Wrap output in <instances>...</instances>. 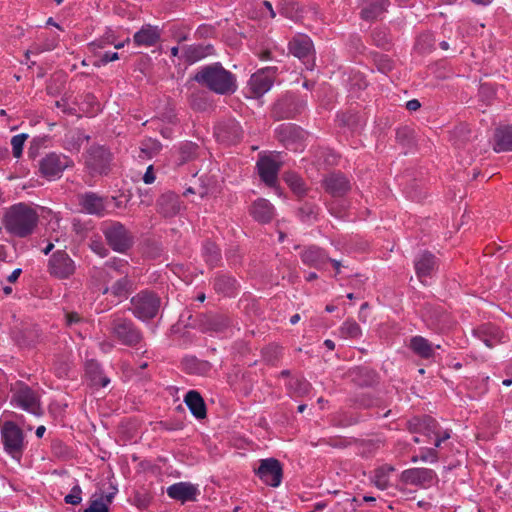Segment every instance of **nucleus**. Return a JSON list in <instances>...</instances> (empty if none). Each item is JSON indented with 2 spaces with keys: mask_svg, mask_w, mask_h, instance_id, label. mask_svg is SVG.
<instances>
[{
  "mask_svg": "<svg viewBox=\"0 0 512 512\" xmlns=\"http://www.w3.org/2000/svg\"><path fill=\"white\" fill-rule=\"evenodd\" d=\"M39 215L36 209L27 203H16L6 209L3 224L8 233L25 238L31 235L38 225Z\"/></svg>",
  "mask_w": 512,
  "mask_h": 512,
  "instance_id": "f257e3e1",
  "label": "nucleus"
},
{
  "mask_svg": "<svg viewBox=\"0 0 512 512\" xmlns=\"http://www.w3.org/2000/svg\"><path fill=\"white\" fill-rule=\"evenodd\" d=\"M194 80L221 95L234 93L237 88L235 76L220 63L202 67L195 74Z\"/></svg>",
  "mask_w": 512,
  "mask_h": 512,
  "instance_id": "f03ea898",
  "label": "nucleus"
},
{
  "mask_svg": "<svg viewBox=\"0 0 512 512\" xmlns=\"http://www.w3.org/2000/svg\"><path fill=\"white\" fill-rule=\"evenodd\" d=\"M130 304L132 314L136 318L146 321L156 317L161 306V299L155 292L143 290L131 298Z\"/></svg>",
  "mask_w": 512,
  "mask_h": 512,
  "instance_id": "7ed1b4c3",
  "label": "nucleus"
},
{
  "mask_svg": "<svg viewBox=\"0 0 512 512\" xmlns=\"http://www.w3.org/2000/svg\"><path fill=\"white\" fill-rule=\"evenodd\" d=\"M101 231L108 245L116 252L124 253L133 244V236L130 231L119 221H105L101 225Z\"/></svg>",
  "mask_w": 512,
  "mask_h": 512,
  "instance_id": "20e7f679",
  "label": "nucleus"
},
{
  "mask_svg": "<svg viewBox=\"0 0 512 512\" xmlns=\"http://www.w3.org/2000/svg\"><path fill=\"white\" fill-rule=\"evenodd\" d=\"M110 331L115 339L126 346H135L143 338L141 331L130 319L119 315L112 316Z\"/></svg>",
  "mask_w": 512,
  "mask_h": 512,
  "instance_id": "39448f33",
  "label": "nucleus"
},
{
  "mask_svg": "<svg viewBox=\"0 0 512 512\" xmlns=\"http://www.w3.org/2000/svg\"><path fill=\"white\" fill-rule=\"evenodd\" d=\"M1 439L4 449L13 458H20L24 448V434L21 428L12 421L1 425Z\"/></svg>",
  "mask_w": 512,
  "mask_h": 512,
  "instance_id": "423d86ee",
  "label": "nucleus"
},
{
  "mask_svg": "<svg viewBox=\"0 0 512 512\" xmlns=\"http://www.w3.org/2000/svg\"><path fill=\"white\" fill-rule=\"evenodd\" d=\"M75 270V262L63 250L53 253L48 261V272L57 279H68L75 273Z\"/></svg>",
  "mask_w": 512,
  "mask_h": 512,
  "instance_id": "0eeeda50",
  "label": "nucleus"
},
{
  "mask_svg": "<svg viewBox=\"0 0 512 512\" xmlns=\"http://www.w3.org/2000/svg\"><path fill=\"white\" fill-rule=\"evenodd\" d=\"M112 154L103 146H92L86 156V166L92 175L107 174L110 170Z\"/></svg>",
  "mask_w": 512,
  "mask_h": 512,
  "instance_id": "6e6552de",
  "label": "nucleus"
},
{
  "mask_svg": "<svg viewBox=\"0 0 512 512\" xmlns=\"http://www.w3.org/2000/svg\"><path fill=\"white\" fill-rule=\"evenodd\" d=\"M277 72L276 67H265L250 77L248 89L251 97L259 98L270 90Z\"/></svg>",
  "mask_w": 512,
  "mask_h": 512,
  "instance_id": "1a4fd4ad",
  "label": "nucleus"
},
{
  "mask_svg": "<svg viewBox=\"0 0 512 512\" xmlns=\"http://www.w3.org/2000/svg\"><path fill=\"white\" fill-rule=\"evenodd\" d=\"M69 162V158L64 155L49 153L39 160V172L43 177L52 180L61 176Z\"/></svg>",
  "mask_w": 512,
  "mask_h": 512,
  "instance_id": "9d476101",
  "label": "nucleus"
},
{
  "mask_svg": "<svg viewBox=\"0 0 512 512\" xmlns=\"http://www.w3.org/2000/svg\"><path fill=\"white\" fill-rule=\"evenodd\" d=\"M11 403L32 414L38 415L41 413L39 397L27 385H20L13 391Z\"/></svg>",
  "mask_w": 512,
  "mask_h": 512,
  "instance_id": "9b49d317",
  "label": "nucleus"
},
{
  "mask_svg": "<svg viewBox=\"0 0 512 512\" xmlns=\"http://www.w3.org/2000/svg\"><path fill=\"white\" fill-rule=\"evenodd\" d=\"M254 471L266 485L278 487L281 484L283 470L281 463L275 458L260 460L259 467Z\"/></svg>",
  "mask_w": 512,
  "mask_h": 512,
  "instance_id": "f8f14e48",
  "label": "nucleus"
},
{
  "mask_svg": "<svg viewBox=\"0 0 512 512\" xmlns=\"http://www.w3.org/2000/svg\"><path fill=\"white\" fill-rule=\"evenodd\" d=\"M436 478V473L428 468L407 469L400 476L403 483L420 487L431 486Z\"/></svg>",
  "mask_w": 512,
  "mask_h": 512,
  "instance_id": "ddd939ff",
  "label": "nucleus"
},
{
  "mask_svg": "<svg viewBox=\"0 0 512 512\" xmlns=\"http://www.w3.org/2000/svg\"><path fill=\"white\" fill-rule=\"evenodd\" d=\"M215 135L221 142L235 144L242 138L243 130L237 121L229 119L216 127Z\"/></svg>",
  "mask_w": 512,
  "mask_h": 512,
  "instance_id": "4468645a",
  "label": "nucleus"
},
{
  "mask_svg": "<svg viewBox=\"0 0 512 512\" xmlns=\"http://www.w3.org/2000/svg\"><path fill=\"white\" fill-rule=\"evenodd\" d=\"M474 335L488 348L503 343L505 335L503 331L493 324H483L473 330Z\"/></svg>",
  "mask_w": 512,
  "mask_h": 512,
  "instance_id": "2eb2a0df",
  "label": "nucleus"
},
{
  "mask_svg": "<svg viewBox=\"0 0 512 512\" xmlns=\"http://www.w3.org/2000/svg\"><path fill=\"white\" fill-rule=\"evenodd\" d=\"M259 176L266 185L272 187L278 179L280 163L270 156L261 157L257 162Z\"/></svg>",
  "mask_w": 512,
  "mask_h": 512,
  "instance_id": "dca6fc26",
  "label": "nucleus"
},
{
  "mask_svg": "<svg viewBox=\"0 0 512 512\" xmlns=\"http://www.w3.org/2000/svg\"><path fill=\"white\" fill-rule=\"evenodd\" d=\"M438 427V422L428 415L414 417L407 422V428L410 432L422 434L428 439L434 437Z\"/></svg>",
  "mask_w": 512,
  "mask_h": 512,
  "instance_id": "f3484780",
  "label": "nucleus"
},
{
  "mask_svg": "<svg viewBox=\"0 0 512 512\" xmlns=\"http://www.w3.org/2000/svg\"><path fill=\"white\" fill-rule=\"evenodd\" d=\"M438 267L436 257L430 252L419 254L414 260V268L419 280L424 283L426 277H431Z\"/></svg>",
  "mask_w": 512,
  "mask_h": 512,
  "instance_id": "a211bd4d",
  "label": "nucleus"
},
{
  "mask_svg": "<svg viewBox=\"0 0 512 512\" xmlns=\"http://www.w3.org/2000/svg\"><path fill=\"white\" fill-rule=\"evenodd\" d=\"M79 205L92 215L104 216L106 213L105 199L94 192H86L79 196Z\"/></svg>",
  "mask_w": 512,
  "mask_h": 512,
  "instance_id": "6ab92c4d",
  "label": "nucleus"
},
{
  "mask_svg": "<svg viewBox=\"0 0 512 512\" xmlns=\"http://www.w3.org/2000/svg\"><path fill=\"white\" fill-rule=\"evenodd\" d=\"M157 208L158 212L164 217H174L181 211L182 203L177 194L167 192L157 200Z\"/></svg>",
  "mask_w": 512,
  "mask_h": 512,
  "instance_id": "aec40b11",
  "label": "nucleus"
},
{
  "mask_svg": "<svg viewBox=\"0 0 512 512\" xmlns=\"http://www.w3.org/2000/svg\"><path fill=\"white\" fill-rule=\"evenodd\" d=\"M198 493L197 487L188 482L175 483L167 488V495L182 503L195 501Z\"/></svg>",
  "mask_w": 512,
  "mask_h": 512,
  "instance_id": "412c9836",
  "label": "nucleus"
},
{
  "mask_svg": "<svg viewBox=\"0 0 512 512\" xmlns=\"http://www.w3.org/2000/svg\"><path fill=\"white\" fill-rule=\"evenodd\" d=\"M301 260L305 265L320 270L329 262V257L323 249L310 246L301 253Z\"/></svg>",
  "mask_w": 512,
  "mask_h": 512,
  "instance_id": "4be33fe9",
  "label": "nucleus"
},
{
  "mask_svg": "<svg viewBox=\"0 0 512 512\" xmlns=\"http://www.w3.org/2000/svg\"><path fill=\"white\" fill-rule=\"evenodd\" d=\"M161 37V31L157 26L150 24L143 25L142 28L133 36V42L136 46H154Z\"/></svg>",
  "mask_w": 512,
  "mask_h": 512,
  "instance_id": "5701e85b",
  "label": "nucleus"
},
{
  "mask_svg": "<svg viewBox=\"0 0 512 512\" xmlns=\"http://www.w3.org/2000/svg\"><path fill=\"white\" fill-rule=\"evenodd\" d=\"M325 189L335 197H341L350 190L348 179L341 174H331L324 180Z\"/></svg>",
  "mask_w": 512,
  "mask_h": 512,
  "instance_id": "b1692460",
  "label": "nucleus"
},
{
  "mask_svg": "<svg viewBox=\"0 0 512 512\" xmlns=\"http://www.w3.org/2000/svg\"><path fill=\"white\" fill-rule=\"evenodd\" d=\"M289 51L299 59H306L313 51V43L308 36L299 34L289 42Z\"/></svg>",
  "mask_w": 512,
  "mask_h": 512,
  "instance_id": "393cba45",
  "label": "nucleus"
},
{
  "mask_svg": "<svg viewBox=\"0 0 512 512\" xmlns=\"http://www.w3.org/2000/svg\"><path fill=\"white\" fill-rule=\"evenodd\" d=\"M252 217L260 223H268L274 217V207L263 198L257 199L250 208Z\"/></svg>",
  "mask_w": 512,
  "mask_h": 512,
  "instance_id": "a878e982",
  "label": "nucleus"
},
{
  "mask_svg": "<svg viewBox=\"0 0 512 512\" xmlns=\"http://www.w3.org/2000/svg\"><path fill=\"white\" fill-rule=\"evenodd\" d=\"M496 152L512 151V125L501 126L494 133Z\"/></svg>",
  "mask_w": 512,
  "mask_h": 512,
  "instance_id": "bb28decb",
  "label": "nucleus"
},
{
  "mask_svg": "<svg viewBox=\"0 0 512 512\" xmlns=\"http://www.w3.org/2000/svg\"><path fill=\"white\" fill-rule=\"evenodd\" d=\"M212 53L213 47L211 45L196 44L184 46L182 49V57L189 64H193Z\"/></svg>",
  "mask_w": 512,
  "mask_h": 512,
  "instance_id": "cd10ccee",
  "label": "nucleus"
},
{
  "mask_svg": "<svg viewBox=\"0 0 512 512\" xmlns=\"http://www.w3.org/2000/svg\"><path fill=\"white\" fill-rule=\"evenodd\" d=\"M184 402L186 403L187 407L190 409L191 413L197 419H203L206 417V414H207L206 405H205V402L199 392H197L195 390L188 391L184 397Z\"/></svg>",
  "mask_w": 512,
  "mask_h": 512,
  "instance_id": "c85d7f7f",
  "label": "nucleus"
},
{
  "mask_svg": "<svg viewBox=\"0 0 512 512\" xmlns=\"http://www.w3.org/2000/svg\"><path fill=\"white\" fill-rule=\"evenodd\" d=\"M182 365L188 374L198 376H205L212 369V365L208 361L197 359L194 356L185 357Z\"/></svg>",
  "mask_w": 512,
  "mask_h": 512,
  "instance_id": "c756f323",
  "label": "nucleus"
},
{
  "mask_svg": "<svg viewBox=\"0 0 512 512\" xmlns=\"http://www.w3.org/2000/svg\"><path fill=\"white\" fill-rule=\"evenodd\" d=\"M199 327L203 332H220L228 326V320L221 315H201Z\"/></svg>",
  "mask_w": 512,
  "mask_h": 512,
  "instance_id": "7c9ffc66",
  "label": "nucleus"
},
{
  "mask_svg": "<svg viewBox=\"0 0 512 512\" xmlns=\"http://www.w3.org/2000/svg\"><path fill=\"white\" fill-rule=\"evenodd\" d=\"M131 291L132 281L128 278V276H122L120 279L116 280L111 287L104 286L102 289V294L105 295L111 293L118 299H126Z\"/></svg>",
  "mask_w": 512,
  "mask_h": 512,
  "instance_id": "2f4dec72",
  "label": "nucleus"
},
{
  "mask_svg": "<svg viewBox=\"0 0 512 512\" xmlns=\"http://www.w3.org/2000/svg\"><path fill=\"white\" fill-rule=\"evenodd\" d=\"M389 5V0H366L361 11L365 20H374L382 15Z\"/></svg>",
  "mask_w": 512,
  "mask_h": 512,
  "instance_id": "473e14b6",
  "label": "nucleus"
},
{
  "mask_svg": "<svg viewBox=\"0 0 512 512\" xmlns=\"http://www.w3.org/2000/svg\"><path fill=\"white\" fill-rule=\"evenodd\" d=\"M358 453L363 457L373 456L384 446V440L380 437L358 440L355 443Z\"/></svg>",
  "mask_w": 512,
  "mask_h": 512,
  "instance_id": "72a5a7b5",
  "label": "nucleus"
},
{
  "mask_svg": "<svg viewBox=\"0 0 512 512\" xmlns=\"http://www.w3.org/2000/svg\"><path fill=\"white\" fill-rule=\"evenodd\" d=\"M213 287L217 293L231 296L237 290V281L232 276L218 274L214 279Z\"/></svg>",
  "mask_w": 512,
  "mask_h": 512,
  "instance_id": "f704fd0d",
  "label": "nucleus"
},
{
  "mask_svg": "<svg viewBox=\"0 0 512 512\" xmlns=\"http://www.w3.org/2000/svg\"><path fill=\"white\" fill-rule=\"evenodd\" d=\"M409 348L421 358H431L434 355L432 344L422 336H414L410 340Z\"/></svg>",
  "mask_w": 512,
  "mask_h": 512,
  "instance_id": "c9c22d12",
  "label": "nucleus"
},
{
  "mask_svg": "<svg viewBox=\"0 0 512 512\" xmlns=\"http://www.w3.org/2000/svg\"><path fill=\"white\" fill-rule=\"evenodd\" d=\"M202 255L205 262L212 268L217 266L221 260L220 249L211 241H206L204 243Z\"/></svg>",
  "mask_w": 512,
  "mask_h": 512,
  "instance_id": "e433bc0d",
  "label": "nucleus"
},
{
  "mask_svg": "<svg viewBox=\"0 0 512 512\" xmlns=\"http://www.w3.org/2000/svg\"><path fill=\"white\" fill-rule=\"evenodd\" d=\"M394 471L391 465H383L374 471L373 482L377 488L385 490L389 487V475Z\"/></svg>",
  "mask_w": 512,
  "mask_h": 512,
  "instance_id": "4c0bfd02",
  "label": "nucleus"
},
{
  "mask_svg": "<svg viewBox=\"0 0 512 512\" xmlns=\"http://www.w3.org/2000/svg\"><path fill=\"white\" fill-rule=\"evenodd\" d=\"M287 387L298 397L307 395L311 390V384L304 378H291L287 383Z\"/></svg>",
  "mask_w": 512,
  "mask_h": 512,
  "instance_id": "58836bf2",
  "label": "nucleus"
},
{
  "mask_svg": "<svg viewBox=\"0 0 512 512\" xmlns=\"http://www.w3.org/2000/svg\"><path fill=\"white\" fill-rule=\"evenodd\" d=\"M316 163L319 166H332L337 164L338 156L330 149L320 148L315 154Z\"/></svg>",
  "mask_w": 512,
  "mask_h": 512,
  "instance_id": "ea45409f",
  "label": "nucleus"
},
{
  "mask_svg": "<svg viewBox=\"0 0 512 512\" xmlns=\"http://www.w3.org/2000/svg\"><path fill=\"white\" fill-rule=\"evenodd\" d=\"M361 334V328L354 320L348 319L340 327V335L343 338H359Z\"/></svg>",
  "mask_w": 512,
  "mask_h": 512,
  "instance_id": "a19ab883",
  "label": "nucleus"
},
{
  "mask_svg": "<svg viewBox=\"0 0 512 512\" xmlns=\"http://www.w3.org/2000/svg\"><path fill=\"white\" fill-rule=\"evenodd\" d=\"M116 276H127L128 263L123 259L113 258L104 264Z\"/></svg>",
  "mask_w": 512,
  "mask_h": 512,
  "instance_id": "79ce46f5",
  "label": "nucleus"
},
{
  "mask_svg": "<svg viewBox=\"0 0 512 512\" xmlns=\"http://www.w3.org/2000/svg\"><path fill=\"white\" fill-rule=\"evenodd\" d=\"M198 146L192 142H186L180 147L181 162H187L194 159L197 155Z\"/></svg>",
  "mask_w": 512,
  "mask_h": 512,
  "instance_id": "37998d69",
  "label": "nucleus"
},
{
  "mask_svg": "<svg viewBox=\"0 0 512 512\" xmlns=\"http://www.w3.org/2000/svg\"><path fill=\"white\" fill-rule=\"evenodd\" d=\"M93 277L104 287L108 286L107 284L114 279L116 275L103 265V267L94 270ZM102 289L103 288H101V290Z\"/></svg>",
  "mask_w": 512,
  "mask_h": 512,
  "instance_id": "c03bdc74",
  "label": "nucleus"
},
{
  "mask_svg": "<svg viewBox=\"0 0 512 512\" xmlns=\"http://www.w3.org/2000/svg\"><path fill=\"white\" fill-rule=\"evenodd\" d=\"M286 182L297 195H303L305 193V183L298 175H287Z\"/></svg>",
  "mask_w": 512,
  "mask_h": 512,
  "instance_id": "a18cd8bd",
  "label": "nucleus"
},
{
  "mask_svg": "<svg viewBox=\"0 0 512 512\" xmlns=\"http://www.w3.org/2000/svg\"><path fill=\"white\" fill-rule=\"evenodd\" d=\"M162 148L161 143L155 139H148L142 143L141 152L152 157L160 152Z\"/></svg>",
  "mask_w": 512,
  "mask_h": 512,
  "instance_id": "49530a36",
  "label": "nucleus"
},
{
  "mask_svg": "<svg viewBox=\"0 0 512 512\" xmlns=\"http://www.w3.org/2000/svg\"><path fill=\"white\" fill-rule=\"evenodd\" d=\"M28 135L27 134H18L12 137L11 139V145H12V152L13 156L15 158H19L22 155L23 146L25 141L27 140Z\"/></svg>",
  "mask_w": 512,
  "mask_h": 512,
  "instance_id": "de8ad7c7",
  "label": "nucleus"
},
{
  "mask_svg": "<svg viewBox=\"0 0 512 512\" xmlns=\"http://www.w3.org/2000/svg\"><path fill=\"white\" fill-rule=\"evenodd\" d=\"M453 136L455 137V145L458 147L462 146L466 140L470 138V131L466 125H459L453 130Z\"/></svg>",
  "mask_w": 512,
  "mask_h": 512,
  "instance_id": "09e8293b",
  "label": "nucleus"
},
{
  "mask_svg": "<svg viewBox=\"0 0 512 512\" xmlns=\"http://www.w3.org/2000/svg\"><path fill=\"white\" fill-rule=\"evenodd\" d=\"M318 214V208L315 205L312 204H304L299 209V215L301 219L305 222H310L314 219H316Z\"/></svg>",
  "mask_w": 512,
  "mask_h": 512,
  "instance_id": "8fccbe9b",
  "label": "nucleus"
},
{
  "mask_svg": "<svg viewBox=\"0 0 512 512\" xmlns=\"http://www.w3.org/2000/svg\"><path fill=\"white\" fill-rule=\"evenodd\" d=\"M57 46V40L52 39L49 42L44 43L43 45L35 44L26 52V58L29 57V54H40L44 51L53 50Z\"/></svg>",
  "mask_w": 512,
  "mask_h": 512,
  "instance_id": "3c124183",
  "label": "nucleus"
},
{
  "mask_svg": "<svg viewBox=\"0 0 512 512\" xmlns=\"http://www.w3.org/2000/svg\"><path fill=\"white\" fill-rule=\"evenodd\" d=\"M82 489L79 485L72 487L70 493L65 496L64 501L67 504L78 505L82 501Z\"/></svg>",
  "mask_w": 512,
  "mask_h": 512,
  "instance_id": "603ef678",
  "label": "nucleus"
},
{
  "mask_svg": "<svg viewBox=\"0 0 512 512\" xmlns=\"http://www.w3.org/2000/svg\"><path fill=\"white\" fill-rule=\"evenodd\" d=\"M375 63L377 65V68L382 73H387L392 70L393 68V62L391 59L386 55H378L375 57Z\"/></svg>",
  "mask_w": 512,
  "mask_h": 512,
  "instance_id": "864d4df0",
  "label": "nucleus"
},
{
  "mask_svg": "<svg viewBox=\"0 0 512 512\" xmlns=\"http://www.w3.org/2000/svg\"><path fill=\"white\" fill-rule=\"evenodd\" d=\"M116 37L112 31H107L100 39L94 41L92 45L98 48H104L106 45H113Z\"/></svg>",
  "mask_w": 512,
  "mask_h": 512,
  "instance_id": "5fc2aeb1",
  "label": "nucleus"
},
{
  "mask_svg": "<svg viewBox=\"0 0 512 512\" xmlns=\"http://www.w3.org/2000/svg\"><path fill=\"white\" fill-rule=\"evenodd\" d=\"M84 512H109L108 504L103 498L94 500Z\"/></svg>",
  "mask_w": 512,
  "mask_h": 512,
  "instance_id": "6e6d98bb",
  "label": "nucleus"
},
{
  "mask_svg": "<svg viewBox=\"0 0 512 512\" xmlns=\"http://www.w3.org/2000/svg\"><path fill=\"white\" fill-rule=\"evenodd\" d=\"M479 94L483 99L489 101L495 97L496 90L491 84L483 83L480 85Z\"/></svg>",
  "mask_w": 512,
  "mask_h": 512,
  "instance_id": "4d7b16f0",
  "label": "nucleus"
},
{
  "mask_svg": "<svg viewBox=\"0 0 512 512\" xmlns=\"http://www.w3.org/2000/svg\"><path fill=\"white\" fill-rule=\"evenodd\" d=\"M119 59V55L116 52H105L100 58L94 63L95 66L100 67L106 65L109 62L116 61Z\"/></svg>",
  "mask_w": 512,
  "mask_h": 512,
  "instance_id": "13d9d810",
  "label": "nucleus"
},
{
  "mask_svg": "<svg viewBox=\"0 0 512 512\" xmlns=\"http://www.w3.org/2000/svg\"><path fill=\"white\" fill-rule=\"evenodd\" d=\"M419 458L424 462H436L438 459V453L434 448L422 449Z\"/></svg>",
  "mask_w": 512,
  "mask_h": 512,
  "instance_id": "bf43d9fd",
  "label": "nucleus"
},
{
  "mask_svg": "<svg viewBox=\"0 0 512 512\" xmlns=\"http://www.w3.org/2000/svg\"><path fill=\"white\" fill-rule=\"evenodd\" d=\"M91 249L100 255L101 257H105L107 255V249L104 247L103 243L100 241H92L90 244Z\"/></svg>",
  "mask_w": 512,
  "mask_h": 512,
  "instance_id": "052dcab7",
  "label": "nucleus"
},
{
  "mask_svg": "<svg viewBox=\"0 0 512 512\" xmlns=\"http://www.w3.org/2000/svg\"><path fill=\"white\" fill-rule=\"evenodd\" d=\"M143 181L146 183V184H151L155 181V175H154V172H153V166L150 165L144 176H143Z\"/></svg>",
  "mask_w": 512,
  "mask_h": 512,
  "instance_id": "680f3d73",
  "label": "nucleus"
},
{
  "mask_svg": "<svg viewBox=\"0 0 512 512\" xmlns=\"http://www.w3.org/2000/svg\"><path fill=\"white\" fill-rule=\"evenodd\" d=\"M420 107H421V104H420V102L417 99L409 100L406 103V108L409 111H417Z\"/></svg>",
  "mask_w": 512,
  "mask_h": 512,
  "instance_id": "e2e57ef3",
  "label": "nucleus"
},
{
  "mask_svg": "<svg viewBox=\"0 0 512 512\" xmlns=\"http://www.w3.org/2000/svg\"><path fill=\"white\" fill-rule=\"evenodd\" d=\"M434 437H439L443 441L449 439L451 437L449 430H441V427L439 426L437 429V432L434 434Z\"/></svg>",
  "mask_w": 512,
  "mask_h": 512,
  "instance_id": "0e129e2a",
  "label": "nucleus"
},
{
  "mask_svg": "<svg viewBox=\"0 0 512 512\" xmlns=\"http://www.w3.org/2000/svg\"><path fill=\"white\" fill-rule=\"evenodd\" d=\"M21 269L20 268H17L15 269L7 278V280L11 283H14L17 281V279L19 278L20 274H21Z\"/></svg>",
  "mask_w": 512,
  "mask_h": 512,
  "instance_id": "69168bd1",
  "label": "nucleus"
},
{
  "mask_svg": "<svg viewBox=\"0 0 512 512\" xmlns=\"http://www.w3.org/2000/svg\"><path fill=\"white\" fill-rule=\"evenodd\" d=\"M262 4L269 12L270 17L274 18L276 16V14H275V11L273 10L272 4L269 1H263Z\"/></svg>",
  "mask_w": 512,
  "mask_h": 512,
  "instance_id": "338daca9",
  "label": "nucleus"
},
{
  "mask_svg": "<svg viewBox=\"0 0 512 512\" xmlns=\"http://www.w3.org/2000/svg\"><path fill=\"white\" fill-rule=\"evenodd\" d=\"M80 320V317L76 313H71L67 315V321L69 324L76 323Z\"/></svg>",
  "mask_w": 512,
  "mask_h": 512,
  "instance_id": "774afa93",
  "label": "nucleus"
}]
</instances>
